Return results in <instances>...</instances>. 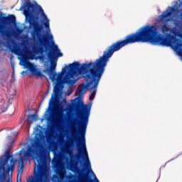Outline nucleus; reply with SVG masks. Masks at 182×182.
<instances>
[{
  "mask_svg": "<svg viewBox=\"0 0 182 182\" xmlns=\"http://www.w3.org/2000/svg\"><path fill=\"white\" fill-rule=\"evenodd\" d=\"M175 36L170 33L166 37L159 33L157 28L154 26L146 25L141 27L136 33L125 36L124 40H119L111 45V57L113 53L120 50L124 46L132 43H151L159 46L170 47L173 50H182V33L175 32Z\"/></svg>",
  "mask_w": 182,
  "mask_h": 182,
  "instance_id": "1",
  "label": "nucleus"
},
{
  "mask_svg": "<svg viewBox=\"0 0 182 182\" xmlns=\"http://www.w3.org/2000/svg\"><path fill=\"white\" fill-rule=\"evenodd\" d=\"M100 70L105 69H62L58 74L56 73V69H44L43 72L48 73L50 80L53 82L55 95L59 93L62 85H72L75 77H77L80 75L87 82V84H82L78 87V93L82 96L90 85H93V79L95 77H97Z\"/></svg>",
  "mask_w": 182,
  "mask_h": 182,
  "instance_id": "2",
  "label": "nucleus"
},
{
  "mask_svg": "<svg viewBox=\"0 0 182 182\" xmlns=\"http://www.w3.org/2000/svg\"><path fill=\"white\" fill-rule=\"evenodd\" d=\"M23 10V15L26 16V21L29 23V29H33L31 33L33 41L40 43V51H34V53H41L44 50H49V41H53V35H43V25L46 29H49V19L45 14V11L42 6L40 5H35L27 0L21 6L20 10ZM44 15L46 22L43 23V25L39 23V14ZM45 48V49H43Z\"/></svg>",
  "mask_w": 182,
  "mask_h": 182,
  "instance_id": "3",
  "label": "nucleus"
},
{
  "mask_svg": "<svg viewBox=\"0 0 182 182\" xmlns=\"http://www.w3.org/2000/svg\"><path fill=\"white\" fill-rule=\"evenodd\" d=\"M76 110L80 113V122H77L78 124V133L80 134V138H77V129L72 128V132L75 134L74 139H71V144L73 146V143L77 144V154L76 160L80 164L82 163L83 154L85 156L87 161V167L90 168V171L93 173L91 168L90 161L89 160V155L87 154V149H86V129H87V124L89 123V117L90 116V105H82L80 102L75 104ZM82 109V110H81Z\"/></svg>",
  "mask_w": 182,
  "mask_h": 182,
  "instance_id": "4",
  "label": "nucleus"
},
{
  "mask_svg": "<svg viewBox=\"0 0 182 182\" xmlns=\"http://www.w3.org/2000/svg\"><path fill=\"white\" fill-rule=\"evenodd\" d=\"M5 159L1 161L0 159V182H4L7 173H14L15 166H16V160L12 156H5Z\"/></svg>",
  "mask_w": 182,
  "mask_h": 182,
  "instance_id": "5",
  "label": "nucleus"
},
{
  "mask_svg": "<svg viewBox=\"0 0 182 182\" xmlns=\"http://www.w3.org/2000/svg\"><path fill=\"white\" fill-rule=\"evenodd\" d=\"M174 11V8L170 7L169 9L166 10V11L163 12L162 14H161L159 16V19L160 22H162L164 24L163 25H159L158 26H156L157 29V32L160 31L161 33L164 35H166L165 36H162L164 38H166L167 36V34L168 33V31H170V28L168 26H167V22L170 20H166V18H168L169 16H171L173 15V11Z\"/></svg>",
  "mask_w": 182,
  "mask_h": 182,
  "instance_id": "6",
  "label": "nucleus"
},
{
  "mask_svg": "<svg viewBox=\"0 0 182 182\" xmlns=\"http://www.w3.org/2000/svg\"><path fill=\"white\" fill-rule=\"evenodd\" d=\"M48 52V58L50 63V67L48 69H56V60L55 59H57L58 58H61V56H63V53L60 52V50L59 48H58V46L55 45L51 48H49L48 46V50H46V52Z\"/></svg>",
  "mask_w": 182,
  "mask_h": 182,
  "instance_id": "7",
  "label": "nucleus"
},
{
  "mask_svg": "<svg viewBox=\"0 0 182 182\" xmlns=\"http://www.w3.org/2000/svg\"><path fill=\"white\" fill-rule=\"evenodd\" d=\"M42 145L41 144V139H37L35 142L31 144V146H29L27 149V151H23L24 157H32L33 154L36 153H41V148Z\"/></svg>",
  "mask_w": 182,
  "mask_h": 182,
  "instance_id": "8",
  "label": "nucleus"
},
{
  "mask_svg": "<svg viewBox=\"0 0 182 182\" xmlns=\"http://www.w3.org/2000/svg\"><path fill=\"white\" fill-rule=\"evenodd\" d=\"M105 73V70H100L97 77H94L92 82V86L90 88V92H92L90 96V100H93L95 97L96 96V92L97 90V86H99V82H100V79H102V75Z\"/></svg>",
  "mask_w": 182,
  "mask_h": 182,
  "instance_id": "9",
  "label": "nucleus"
},
{
  "mask_svg": "<svg viewBox=\"0 0 182 182\" xmlns=\"http://www.w3.org/2000/svg\"><path fill=\"white\" fill-rule=\"evenodd\" d=\"M29 73V76H32L33 75L36 77H40V79H43V77H45V75H43L39 69H26V71L21 72V75H23H23H28Z\"/></svg>",
  "mask_w": 182,
  "mask_h": 182,
  "instance_id": "10",
  "label": "nucleus"
},
{
  "mask_svg": "<svg viewBox=\"0 0 182 182\" xmlns=\"http://www.w3.org/2000/svg\"><path fill=\"white\" fill-rule=\"evenodd\" d=\"M1 21L4 23H15L16 22V17L14 15H10L9 16H3L1 18Z\"/></svg>",
  "mask_w": 182,
  "mask_h": 182,
  "instance_id": "11",
  "label": "nucleus"
},
{
  "mask_svg": "<svg viewBox=\"0 0 182 182\" xmlns=\"http://www.w3.org/2000/svg\"><path fill=\"white\" fill-rule=\"evenodd\" d=\"M21 65L22 66H27L26 69H36V68L32 66V64H31V63L28 62V60H26V55H25L24 54L21 55Z\"/></svg>",
  "mask_w": 182,
  "mask_h": 182,
  "instance_id": "12",
  "label": "nucleus"
},
{
  "mask_svg": "<svg viewBox=\"0 0 182 182\" xmlns=\"http://www.w3.org/2000/svg\"><path fill=\"white\" fill-rule=\"evenodd\" d=\"M20 161H21V166L19 168V173H21V174H22L23 173V167H25V165L23 164V157L21 156L20 157Z\"/></svg>",
  "mask_w": 182,
  "mask_h": 182,
  "instance_id": "13",
  "label": "nucleus"
},
{
  "mask_svg": "<svg viewBox=\"0 0 182 182\" xmlns=\"http://www.w3.org/2000/svg\"><path fill=\"white\" fill-rule=\"evenodd\" d=\"M38 114H33L28 116V119H30L31 122H36L38 120Z\"/></svg>",
  "mask_w": 182,
  "mask_h": 182,
  "instance_id": "14",
  "label": "nucleus"
},
{
  "mask_svg": "<svg viewBox=\"0 0 182 182\" xmlns=\"http://www.w3.org/2000/svg\"><path fill=\"white\" fill-rule=\"evenodd\" d=\"M1 36H8L9 38L11 36V31H4V30H1Z\"/></svg>",
  "mask_w": 182,
  "mask_h": 182,
  "instance_id": "15",
  "label": "nucleus"
},
{
  "mask_svg": "<svg viewBox=\"0 0 182 182\" xmlns=\"http://www.w3.org/2000/svg\"><path fill=\"white\" fill-rule=\"evenodd\" d=\"M53 102H55V97H53V95L49 101L48 110H49L50 109V107H52V106H53Z\"/></svg>",
  "mask_w": 182,
  "mask_h": 182,
  "instance_id": "16",
  "label": "nucleus"
},
{
  "mask_svg": "<svg viewBox=\"0 0 182 182\" xmlns=\"http://www.w3.org/2000/svg\"><path fill=\"white\" fill-rule=\"evenodd\" d=\"M4 156H7V157H11V159H14V156L11 155V151L10 149H7L5 153H4Z\"/></svg>",
  "mask_w": 182,
  "mask_h": 182,
  "instance_id": "17",
  "label": "nucleus"
},
{
  "mask_svg": "<svg viewBox=\"0 0 182 182\" xmlns=\"http://www.w3.org/2000/svg\"><path fill=\"white\" fill-rule=\"evenodd\" d=\"M65 153L67 154H69V156H73V151H70V149H65Z\"/></svg>",
  "mask_w": 182,
  "mask_h": 182,
  "instance_id": "18",
  "label": "nucleus"
},
{
  "mask_svg": "<svg viewBox=\"0 0 182 182\" xmlns=\"http://www.w3.org/2000/svg\"><path fill=\"white\" fill-rule=\"evenodd\" d=\"M5 73H6V71L1 70L0 72V79H4V76L5 75Z\"/></svg>",
  "mask_w": 182,
  "mask_h": 182,
  "instance_id": "19",
  "label": "nucleus"
},
{
  "mask_svg": "<svg viewBox=\"0 0 182 182\" xmlns=\"http://www.w3.org/2000/svg\"><path fill=\"white\" fill-rule=\"evenodd\" d=\"M17 182H22V175H19V173L17 175Z\"/></svg>",
  "mask_w": 182,
  "mask_h": 182,
  "instance_id": "20",
  "label": "nucleus"
},
{
  "mask_svg": "<svg viewBox=\"0 0 182 182\" xmlns=\"http://www.w3.org/2000/svg\"><path fill=\"white\" fill-rule=\"evenodd\" d=\"M56 174H58V176H60V177H62V176H63V172L62 171V170H58Z\"/></svg>",
  "mask_w": 182,
  "mask_h": 182,
  "instance_id": "21",
  "label": "nucleus"
},
{
  "mask_svg": "<svg viewBox=\"0 0 182 182\" xmlns=\"http://www.w3.org/2000/svg\"><path fill=\"white\" fill-rule=\"evenodd\" d=\"M11 51L12 53H15V55H18V50L16 49H11Z\"/></svg>",
  "mask_w": 182,
  "mask_h": 182,
  "instance_id": "22",
  "label": "nucleus"
},
{
  "mask_svg": "<svg viewBox=\"0 0 182 182\" xmlns=\"http://www.w3.org/2000/svg\"><path fill=\"white\" fill-rule=\"evenodd\" d=\"M12 78L15 79V69H13V71H12Z\"/></svg>",
  "mask_w": 182,
  "mask_h": 182,
  "instance_id": "23",
  "label": "nucleus"
},
{
  "mask_svg": "<svg viewBox=\"0 0 182 182\" xmlns=\"http://www.w3.org/2000/svg\"><path fill=\"white\" fill-rule=\"evenodd\" d=\"M23 153V149L20 151V156H22Z\"/></svg>",
  "mask_w": 182,
  "mask_h": 182,
  "instance_id": "24",
  "label": "nucleus"
},
{
  "mask_svg": "<svg viewBox=\"0 0 182 182\" xmlns=\"http://www.w3.org/2000/svg\"><path fill=\"white\" fill-rule=\"evenodd\" d=\"M11 149H12V145H10V146H9L8 150H10V151H11Z\"/></svg>",
  "mask_w": 182,
  "mask_h": 182,
  "instance_id": "25",
  "label": "nucleus"
},
{
  "mask_svg": "<svg viewBox=\"0 0 182 182\" xmlns=\"http://www.w3.org/2000/svg\"><path fill=\"white\" fill-rule=\"evenodd\" d=\"M13 143H15V141H12V142L11 143V144H13Z\"/></svg>",
  "mask_w": 182,
  "mask_h": 182,
  "instance_id": "26",
  "label": "nucleus"
},
{
  "mask_svg": "<svg viewBox=\"0 0 182 182\" xmlns=\"http://www.w3.org/2000/svg\"><path fill=\"white\" fill-rule=\"evenodd\" d=\"M6 182H12V181H9V179H8Z\"/></svg>",
  "mask_w": 182,
  "mask_h": 182,
  "instance_id": "27",
  "label": "nucleus"
},
{
  "mask_svg": "<svg viewBox=\"0 0 182 182\" xmlns=\"http://www.w3.org/2000/svg\"><path fill=\"white\" fill-rule=\"evenodd\" d=\"M18 32H21V31H20V30H18Z\"/></svg>",
  "mask_w": 182,
  "mask_h": 182,
  "instance_id": "28",
  "label": "nucleus"
},
{
  "mask_svg": "<svg viewBox=\"0 0 182 182\" xmlns=\"http://www.w3.org/2000/svg\"><path fill=\"white\" fill-rule=\"evenodd\" d=\"M75 101H76V99H75V100H74V102H75Z\"/></svg>",
  "mask_w": 182,
  "mask_h": 182,
  "instance_id": "29",
  "label": "nucleus"
}]
</instances>
